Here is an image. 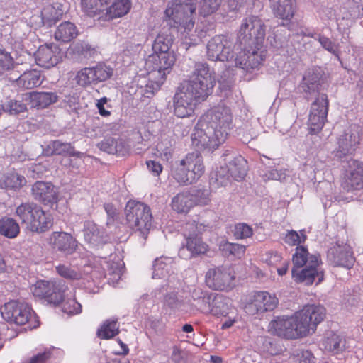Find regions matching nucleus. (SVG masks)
Instances as JSON below:
<instances>
[{"instance_id": "f257e3e1", "label": "nucleus", "mask_w": 363, "mask_h": 363, "mask_svg": "<svg viewBox=\"0 0 363 363\" xmlns=\"http://www.w3.org/2000/svg\"><path fill=\"white\" fill-rule=\"evenodd\" d=\"M216 85L214 73L206 63L199 62L188 80L182 82L174 96V111L179 118L192 116L196 106L206 100Z\"/></svg>"}, {"instance_id": "f03ea898", "label": "nucleus", "mask_w": 363, "mask_h": 363, "mask_svg": "<svg viewBox=\"0 0 363 363\" xmlns=\"http://www.w3.org/2000/svg\"><path fill=\"white\" fill-rule=\"evenodd\" d=\"M231 122V111L228 106L218 104L211 108L194 128L191 134L193 145L199 150L218 148L227 138Z\"/></svg>"}, {"instance_id": "7ed1b4c3", "label": "nucleus", "mask_w": 363, "mask_h": 363, "mask_svg": "<svg viewBox=\"0 0 363 363\" xmlns=\"http://www.w3.org/2000/svg\"><path fill=\"white\" fill-rule=\"evenodd\" d=\"M318 306H306L291 317L277 318L270 323V330L279 337L288 340L306 337L317 328Z\"/></svg>"}, {"instance_id": "20e7f679", "label": "nucleus", "mask_w": 363, "mask_h": 363, "mask_svg": "<svg viewBox=\"0 0 363 363\" xmlns=\"http://www.w3.org/2000/svg\"><path fill=\"white\" fill-rule=\"evenodd\" d=\"M174 41V35L170 28H163L157 35L153 45L154 53L149 55L145 64L149 67H163V69H172L176 58L170 48Z\"/></svg>"}, {"instance_id": "39448f33", "label": "nucleus", "mask_w": 363, "mask_h": 363, "mask_svg": "<svg viewBox=\"0 0 363 363\" xmlns=\"http://www.w3.org/2000/svg\"><path fill=\"white\" fill-rule=\"evenodd\" d=\"M205 172L203 157L199 152H193L176 162L172 174L181 184H189L196 182Z\"/></svg>"}, {"instance_id": "423d86ee", "label": "nucleus", "mask_w": 363, "mask_h": 363, "mask_svg": "<svg viewBox=\"0 0 363 363\" xmlns=\"http://www.w3.org/2000/svg\"><path fill=\"white\" fill-rule=\"evenodd\" d=\"M125 214L129 227L146 240L152 226V216L150 207L139 201H129L125 208Z\"/></svg>"}, {"instance_id": "0eeeda50", "label": "nucleus", "mask_w": 363, "mask_h": 363, "mask_svg": "<svg viewBox=\"0 0 363 363\" xmlns=\"http://www.w3.org/2000/svg\"><path fill=\"white\" fill-rule=\"evenodd\" d=\"M266 32L265 25L261 18L250 16L244 18L238 33L240 45H262Z\"/></svg>"}, {"instance_id": "6e6552de", "label": "nucleus", "mask_w": 363, "mask_h": 363, "mask_svg": "<svg viewBox=\"0 0 363 363\" xmlns=\"http://www.w3.org/2000/svg\"><path fill=\"white\" fill-rule=\"evenodd\" d=\"M233 45V40L230 37L216 35L207 43V57L209 60L225 61L233 64L235 57Z\"/></svg>"}, {"instance_id": "1a4fd4ad", "label": "nucleus", "mask_w": 363, "mask_h": 363, "mask_svg": "<svg viewBox=\"0 0 363 363\" xmlns=\"http://www.w3.org/2000/svg\"><path fill=\"white\" fill-rule=\"evenodd\" d=\"M195 11V0H172L171 6L165 10V14L185 29L190 30L194 26Z\"/></svg>"}, {"instance_id": "9d476101", "label": "nucleus", "mask_w": 363, "mask_h": 363, "mask_svg": "<svg viewBox=\"0 0 363 363\" xmlns=\"http://www.w3.org/2000/svg\"><path fill=\"white\" fill-rule=\"evenodd\" d=\"M240 51L236 53L233 65L250 72L258 68L265 60V51L262 45L240 46Z\"/></svg>"}, {"instance_id": "9b49d317", "label": "nucleus", "mask_w": 363, "mask_h": 363, "mask_svg": "<svg viewBox=\"0 0 363 363\" xmlns=\"http://www.w3.org/2000/svg\"><path fill=\"white\" fill-rule=\"evenodd\" d=\"M30 289L33 296L44 298L48 303L59 304L65 296L67 286L62 281L40 280Z\"/></svg>"}, {"instance_id": "f8f14e48", "label": "nucleus", "mask_w": 363, "mask_h": 363, "mask_svg": "<svg viewBox=\"0 0 363 363\" xmlns=\"http://www.w3.org/2000/svg\"><path fill=\"white\" fill-rule=\"evenodd\" d=\"M3 318L16 325L26 324L31 315V308L26 303L19 301H11L1 307Z\"/></svg>"}, {"instance_id": "ddd939ff", "label": "nucleus", "mask_w": 363, "mask_h": 363, "mask_svg": "<svg viewBox=\"0 0 363 363\" xmlns=\"http://www.w3.org/2000/svg\"><path fill=\"white\" fill-rule=\"evenodd\" d=\"M361 130L359 125L352 124L343 131L337 139V157L352 155L357 150L361 140Z\"/></svg>"}, {"instance_id": "4468645a", "label": "nucleus", "mask_w": 363, "mask_h": 363, "mask_svg": "<svg viewBox=\"0 0 363 363\" xmlns=\"http://www.w3.org/2000/svg\"><path fill=\"white\" fill-rule=\"evenodd\" d=\"M278 305L277 298L267 291H257L250 298L245 306V311L249 315L263 313L273 311Z\"/></svg>"}, {"instance_id": "2eb2a0df", "label": "nucleus", "mask_w": 363, "mask_h": 363, "mask_svg": "<svg viewBox=\"0 0 363 363\" xmlns=\"http://www.w3.org/2000/svg\"><path fill=\"white\" fill-rule=\"evenodd\" d=\"M341 187L347 192H353L363 189V163L351 160L348 163L341 183Z\"/></svg>"}, {"instance_id": "dca6fc26", "label": "nucleus", "mask_w": 363, "mask_h": 363, "mask_svg": "<svg viewBox=\"0 0 363 363\" xmlns=\"http://www.w3.org/2000/svg\"><path fill=\"white\" fill-rule=\"evenodd\" d=\"M328 259L335 266L350 269L355 258L352 247L343 242H337L328 251Z\"/></svg>"}, {"instance_id": "f3484780", "label": "nucleus", "mask_w": 363, "mask_h": 363, "mask_svg": "<svg viewBox=\"0 0 363 363\" xmlns=\"http://www.w3.org/2000/svg\"><path fill=\"white\" fill-rule=\"evenodd\" d=\"M234 275L230 269L217 267L208 269L206 274V285L213 290H227L233 286Z\"/></svg>"}, {"instance_id": "a211bd4d", "label": "nucleus", "mask_w": 363, "mask_h": 363, "mask_svg": "<svg viewBox=\"0 0 363 363\" xmlns=\"http://www.w3.org/2000/svg\"><path fill=\"white\" fill-rule=\"evenodd\" d=\"M145 69L148 71V82L145 86H141V94L147 98H150L158 91L166 79V76L170 72V69H163V67H149L145 64Z\"/></svg>"}, {"instance_id": "6ab92c4d", "label": "nucleus", "mask_w": 363, "mask_h": 363, "mask_svg": "<svg viewBox=\"0 0 363 363\" xmlns=\"http://www.w3.org/2000/svg\"><path fill=\"white\" fill-rule=\"evenodd\" d=\"M49 244L52 248L65 255H69L76 252L78 245L76 239L69 233L53 232L49 238Z\"/></svg>"}, {"instance_id": "aec40b11", "label": "nucleus", "mask_w": 363, "mask_h": 363, "mask_svg": "<svg viewBox=\"0 0 363 363\" xmlns=\"http://www.w3.org/2000/svg\"><path fill=\"white\" fill-rule=\"evenodd\" d=\"M60 59V49L54 43L40 45L35 53L36 64L48 69L55 66Z\"/></svg>"}, {"instance_id": "412c9836", "label": "nucleus", "mask_w": 363, "mask_h": 363, "mask_svg": "<svg viewBox=\"0 0 363 363\" xmlns=\"http://www.w3.org/2000/svg\"><path fill=\"white\" fill-rule=\"evenodd\" d=\"M31 191L33 198L43 205L52 206L57 201V192L51 183L36 182Z\"/></svg>"}, {"instance_id": "4be33fe9", "label": "nucleus", "mask_w": 363, "mask_h": 363, "mask_svg": "<svg viewBox=\"0 0 363 363\" xmlns=\"http://www.w3.org/2000/svg\"><path fill=\"white\" fill-rule=\"evenodd\" d=\"M292 277L298 283H303L311 285L313 283L318 275V257L315 255H310L308 264L303 269H292Z\"/></svg>"}, {"instance_id": "5701e85b", "label": "nucleus", "mask_w": 363, "mask_h": 363, "mask_svg": "<svg viewBox=\"0 0 363 363\" xmlns=\"http://www.w3.org/2000/svg\"><path fill=\"white\" fill-rule=\"evenodd\" d=\"M83 232L85 242L91 247H98L107 241L105 230L91 221L84 223Z\"/></svg>"}, {"instance_id": "b1692460", "label": "nucleus", "mask_w": 363, "mask_h": 363, "mask_svg": "<svg viewBox=\"0 0 363 363\" xmlns=\"http://www.w3.org/2000/svg\"><path fill=\"white\" fill-rule=\"evenodd\" d=\"M40 207L32 202L22 203L16 207L15 214L26 230L30 231Z\"/></svg>"}, {"instance_id": "393cba45", "label": "nucleus", "mask_w": 363, "mask_h": 363, "mask_svg": "<svg viewBox=\"0 0 363 363\" xmlns=\"http://www.w3.org/2000/svg\"><path fill=\"white\" fill-rule=\"evenodd\" d=\"M208 245L202 242L200 237H189L186 240L185 245L179 249V255L185 259L191 258L192 257L203 254L207 251Z\"/></svg>"}, {"instance_id": "a878e982", "label": "nucleus", "mask_w": 363, "mask_h": 363, "mask_svg": "<svg viewBox=\"0 0 363 363\" xmlns=\"http://www.w3.org/2000/svg\"><path fill=\"white\" fill-rule=\"evenodd\" d=\"M58 99L56 92H30L24 95V100L31 104L32 107L45 108Z\"/></svg>"}, {"instance_id": "bb28decb", "label": "nucleus", "mask_w": 363, "mask_h": 363, "mask_svg": "<svg viewBox=\"0 0 363 363\" xmlns=\"http://www.w3.org/2000/svg\"><path fill=\"white\" fill-rule=\"evenodd\" d=\"M322 344L325 351L333 354H341L347 347L345 337L333 332L326 334Z\"/></svg>"}, {"instance_id": "cd10ccee", "label": "nucleus", "mask_w": 363, "mask_h": 363, "mask_svg": "<svg viewBox=\"0 0 363 363\" xmlns=\"http://www.w3.org/2000/svg\"><path fill=\"white\" fill-rule=\"evenodd\" d=\"M274 14L283 20L293 18L295 10V0H269Z\"/></svg>"}, {"instance_id": "c85d7f7f", "label": "nucleus", "mask_w": 363, "mask_h": 363, "mask_svg": "<svg viewBox=\"0 0 363 363\" xmlns=\"http://www.w3.org/2000/svg\"><path fill=\"white\" fill-rule=\"evenodd\" d=\"M101 150L108 154L124 156L129 152V145L121 138H106L98 144Z\"/></svg>"}, {"instance_id": "c756f323", "label": "nucleus", "mask_w": 363, "mask_h": 363, "mask_svg": "<svg viewBox=\"0 0 363 363\" xmlns=\"http://www.w3.org/2000/svg\"><path fill=\"white\" fill-rule=\"evenodd\" d=\"M230 313L236 314L235 308L232 307L231 301L222 295H214L210 314L215 316H227Z\"/></svg>"}, {"instance_id": "7c9ffc66", "label": "nucleus", "mask_w": 363, "mask_h": 363, "mask_svg": "<svg viewBox=\"0 0 363 363\" xmlns=\"http://www.w3.org/2000/svg\"><path fill=\"white\" fill-rule=\"evenodd\" d=\"M78 34L79 31L74 23L70 21H64L57 27L54 38L57 41L69 43L77 38Z\"/></svg>"}, {"instance_id": "2f4dec72", "label": "nucleus", "mask_w": 363, "mask_h": 363, "mask_svg": "<svg viewBox=\"0 0 363 363\" xmlns=\"http://www.w3.org/2000/svg\"><path fill=\"white\" fill-rule=\"evenodd\" d=\"M195 206L194 196L189 191H183L172 199V207L178 213H187Z\"/></svg>"}, {"instance_id": "473e14b6", "label": "nucleus", "mask_w": 363, "mask_h": 363, "mask_svg": "<svg viewBox=\"0 0 363 363\" xmlns=\"http://www.w3.org/2000/svg\"><path fill=\"white\" fill-rule=\"evenodd\" d=\"M53 225L52 216L43 210L41 207L36 214L35 219L30 229V232L42 233L48 231Z\"/></svg>"}, {"instance_id": "72a5a7b5", "label": "nucleus", "mask_w": 363, "mask_h": 363, "mask_svg": "<svg viewBox=\"0 0 363 363\" xmlns=\"http://www.w3.org/2000/svg\"><path fill=\"white\" fill-rule=\"evenodd\" d=\"M42 83L41 74L37 69L25 71L17 79V84L26 89H33Z\"/></svg>"}, {"instance_id": "f704fd0d", "label": "nucleus", "mask_w": 363, "mask_h": 363, "mask_svg": "<svg viewBox=\"0 0 363 363\" xmlns=\"http://www.w3.org/2000/svg\"><path fill=\"white\" fill-rule=\"evenodd\" d=\"M225 166L230 177L235 181L242 180L247 174V162L241 156L235 157Z\"/></svg>"}, {"instance_id": "c9c22d12", "label": "nucleus", "mask_w": 363, "mask_h": 363, "mask_svg": "<svg viewBox=\"0 0 363 363\" xmlns=\"http://www.w3.org/2000/svg\"><path fill=\"white\" fill-rule=\"evenodd\" d=\"M20 233L18 223L11 217L0 218V235L10 239L16 238Z\"/></svg>"}, {"instance_id": "e433bc0d", "label": "nucleus", "mask_w": 363, "mask_h": 363, "mask_svg": "<svg viewBox=\"0 0 363 363\" xmlns=\"http://www.w3.org/2000/svg\"><path fill=\"white\" fill-rule=\"evenodd\" d=\"M26 184V179L16 172L4 175L0 179V186L1 189L16 191L20 189Z\"/></svg>"}, {"instance_id": "4c0bfd02", "label": "nucleus", "mask_w": 363, "mask_h": 363, "mask_svg": "<svg viewBox=\"0 0 363 363\" xmlns=\"http://www.w3.org/2000/svg\"><path fill=\"white\" fill-rule=\"evenodd\" d=\"M69 50L73 54L74 57L79 61L89 59L96 52L94 48L84 41H77L72 44Z\"/></svg>"}, {"instance_id": "58836bf2", "label": "nucleus", "mask_w": 363, "mask_h": 363, "mask_svg": "<svg viewBox=\"0 0 363 363\" xmlns=\"http://www.w3.org/2000/svg\"><path fill=\"white\" fill-rule=\"evenodd\" d=\"M119 333V324L116 318L105 320L97 330V336L102 340L113 338Z\"/></svg>"}, {"instance_id": "ea45409f", "label": "nucleus", "mask_w": 363, "mask_h": 363, "mask_svg": "<svg viewBox=\"0 0 363 363\" xmlns=\"http://www.w3.org/2000/svg\"><path fill=\"white\" fill-rule=\"evenodd\" d=\"M131 7L129 0H120L113 2L111 6L106 9V17L109 19L119 18L128 13Z\"/></svg>"}, {"instance_id": "a19ab883", "label": "nucleus", "mask_w": 363, "mask_h": 363, "mask_svg": "<svg viewBox=\"0 0 363 363\" xmlns=\"http://www.w3.org/2000/svg\"><path fill=\"white\" fill-rule=\"evenodd\" d=\"M62 16V11L52 5H48L41 11V18L43 25L50 27L58 21Z\"/></svg>"}, {"instance_id": "79ce46f5", "label": "nucleus", "mask_w": 363, "mask_h": 363, "mask_svg": "<svg viewBox=\"0 0 363 363\" xmlns=\"http://www.w3.org/2000/svg\"><path fill=\"white\" fill-rule=\"evenodd\" d=\"M172 259L168 257L157 258L153 264V279L165 278L171 269Z\"/></svg>"}, {"instance_id": "37998d69", "label": "nucleus", "mask_w": 363, "mask_h": 363, "mask_svg": "<svg viewBox=\"0 0 363 363\" xmlns=\"http://www.w3.org/2000/svg\"><path fill=\"white\" fill-rule=\"evenodd\" d=\"M46 155H74V150L70 143L55 140L50 143L45 150Z\"/></svg>"}, {"instance_id": "c03bdc74", "label": "nucleus", "mask_w": 363, "mask_h": 363, "mask_svg": "<svg viewBox=\"0 0 363 363\" xmlns=\"http://www.w3.org/2000/svg\"><path fill=\"white\" fill-rule=\"evenodd\" d=\"M94 84L104 82L109 79L113 74V69L104 63H99L91 67Z\"/></svg>"}, {"instance_id": "a18cd8bd", "label": "nucleus", "mask_w": 363, "mask_h": 363, "mask_svg": "<svg viewBox=\"0 0 363 363\" xmlns=\"http://www.w3.org/2000/svg\"><path fill=\"white\" fill-rule=\"evenodd\" d=\"M308 249L304 246H298L295 249V252L292 255V269H301L303 268L308 262L310 259V256Z\"/></svg>"}, {"instance_id": "49530a36", "label": "nucleus", "mask_w": 363, "mask_h": 363, "mask_svg": "<svg viewBox=\"0 0 363 363\" xmlns=\"http://www.w3.org/2000/svg\"><path fill=\"white\" fill-rule=\"evenodd\" d=\"M82 8L88 16H95L105 9L104 0H82Z\"/></svg>"}, {"instance_id": "de8ad7c7", "label": "nucleus", "mask_w": 363, "mask_h": 363, "mask_svg": "<svg viewBox=\"0 0 363 363\" xmlns=\"http://www.w3.org/2000/svg\"><path fill=\"white\" fill-rule=\"evenodd\" d=\"M219 249L225 255H233L240 257L245 252V246L238 243H231L226 240H223L219 244Z\"/></svg>"}, {"instance_id": "09e8293b", "label": "nucleus", "mask_w": 363, "mask_h": 363, "mask_svg": "<svg viewBox=\"0 0 363 363\" xmlns=\"http://www.w3.org/2000/svg\"><path fill=\"white\" fill-rule=\"evenodd\" d=\"M231 179L228 167L225 165L218 168L211 179L212 182L216 184L217 186H226L230 184Z\"/></svg>"}, {"instance_id": "8fccbe9b", "label": "nucleus", "mask_w": 363, "mask_h": 363, "mask_svg": "<svg viewBox=\"0 0 363 363\" xmlns=\"http://www.w3.org/2000/svg\"><path fill=\"white\" fill-rule=\"evenodd\" d=\"M301 88L306 94L315 93L318 89V75L315 73H306L301 84Z\"/></svg>"}, {"instance_id": "3c124183", "label": "nucleus", "mask_w": 363, "mask_h": 363, "mask_svg": "<svg viewBox=\"0 0 363 363\" xmlns=\"http://www.w3.org/2000/svg\"><path fill=\"white\" fill-rule=\"evenodd\" d=\"M284 242L290 246H301L306 240L303 230L297 232L294 230H287L284 237Z\"/></svg>"}, {"instance_id": "603ef678", "label": "nucleus", "mask_w": 363, "mask_h": 363, "mask_svg": "<svg viewBox=\"0 0 363 363\" xmlns=\"http://www.w3.org/2000/svg\"><path fill=\"white\" fill-rule=\"evenodd\" d=\"M2 109L11 115H18L26 112L27 106L22 101L11 99L2 104Z\"/></svg>"}, {"instance_id": "864d4df0", "label": "nucleus", "mask_w": 363, "mask_h": 363, "mask_svg": "<svg viewBox=\"0 0 363 363\" xmlns=\"http://www.w3.org/2000/svg\"><path fill=\"white\" fill-rule=\"evenodd\" d=\"M75 80L78 85L83 87L94 84L91 67H84L79 70L75 76Z\"/></svg>"}, {"instance_id": "5fc2aeb1", "label": "nucleus", "mask_w": 363, "mask_h": 363, "mask_svg": "<svg viewBox=\"0 0 363 363\" xmlns=\"http://www.w3.org/2000/svg\"><path fill=\"white\" fill-rule=\"evenodd\" d=\"M221 4V0H203L200 2L199 12L203 16H208L215 13Z\"/></svg>"}, {"instance_id": "6e6d98bb", "label": "nucleus", "mask_w": 363, "mask_h": 363, "mask_svg": "<svg viewBox=\"0 0 363 363\" xmlns=\"http://www.w3.org/2000/svg\"><path fill=\"white\" fill-rule=\"evenodd\" d=\"M206 228L207 225L203 223H198L196 221L188 222L183 227L184 235L186 240L189 239V237L198 236L206 230Z\"/></svg>"}, {"instance_id": "4d7b16f0", "label": "nucleus", "mask_w": 363, "mask_h": 363, "mask_svg": "<svg viewBox=\"0 0 363 363\" xmlns=\"http://www.w3.org/2000/svg\"><path fill=\"white\" fill-rule=\"evenodd\" d=\"M57 273L62 277L69 280H78L82 274L77 269L65 264H59L55 267Z\"/></svg>"}, {"instance_id": "13d9d810", "label": "nucleus", "mask_w": 363, "mask_h": 363, "mask_svg": "<svg viewBox=\"0 0 363 363\" xmlns=\"http://www.w3.org/2000/svg\"><path fill=\"white\" fill-rule=\"evenodd\" d=\"M156 149L160 156L167 161L172 157L173 145L172 141L168 138L162 140L157 144Z\"/></svg>"}, {"instance_id": "bf43d9fd", "label": "nucleus", "mask_w": 363, "mask_h": 363, "mask_svg": "<svg viewBox=\"0 0 363 363\" xmlns=\"http://www.w3.org/2000/svg\"><path fill=\"white\" fill-rule=\"evenodd\" d=\"M318 99L312 104L308 121V135L316 136L318 134V108H315Z\"/></svg>"}, {"instance_id": "052dcab7", "label": "nucleus", "mask_w": 363, "mask_h": 363, "mask_svg": "<svg viewBox=\"0 0 363 363\" xmlns=\"http://www.w3.org/2000/svg\"><path fill=\"white\" fill-rule=\"evenodd\" d=\"M233 233L236 239L242 240L251 237L253 234V230L247 224L240 223L234 226Z\"/></svg>"}, {"instance_id": "680f3d73", "label": "nucleus", "mask_w": 363, "mask_h": 363, "mask_svg": "<svg viewBox=\"0 0 363 363\" xmlns=\"http://www.w3.org/2000/svg\"><path fill=\"white\" fill-rule=\"evenodd\" d=\"M123 274V268L118 263H113L111 264L108 271V281L113 286L118 284Z\"/></svg>"}, {"instance_id": "e2e57ef3", "label": "nucleus", "mask_w": 363, "mask_h": 363, "mask_svg": "<svg viewBox=\"0 0 363 363\" xmlns=\"http://www.w3.org/2000/svg\"><path fill=\"white\" fill-rule=\"evenodd\" d=\"M13 68V60L11 55L2 50H0V74Z\"/></svg>"}, {"instance_id": "0e129e2a", "label": "nucleus", "mask_w": 363, "mask_h": 363, "mask_svg": "<svg viewBox=\"0 0 363 363\" xmlns=\"http://www.w3.org/2000/svg\"><path fill=\"white\" fill-rule=\"evenodd\" d=\"M213 296V294L208 292L200 300L196 301V306L198 310L203 313L210 314Z\"/></svg>"}, {"instance_id": "69168bd1", "label": "nucleus", "mask_w": 363, "mask_h": 363, "mask_svg": "<svg viewBox=\"0 0 363 363\" xmlns=\"http://www.w3.org/2000/svg\"><path fill=\"white\" fill-rule=\"evenodd\" d=\"M62 311L69 315H76L82 312V306L75 298H69L62 304Z\"/></svg>"}, {"instance_id": "338daca9", "label": "nucleus", "mask_w": 363, "mask_h": 363, "mask_svg": "<svg viewBox=\"0 0 363 363\" xmlns=\"http://www.w3.org/2000/svg\"><path fill=\"white\" fill-rule=\"evenodd\" d=\"M194 196L195 205L205 206L210 201V192L206 189H197L191 193Z\"/></svg>"}, {"instance_id": "774afa93", "label": "nucleus", "mask_w": 363, "mask_h": 363, "mask_svg": "<svg viewBox=\"0 0 363 363\" xmlns=\"http://www.w3.org/2000/svg\"><path fill=\"white\" fill-rule=\"evenodd\" d=\"M163 303L172 309L178 308L181 306V301L177 298V294L174 292L167 294L164 296Z\"/></svg>"}]
</instances>
